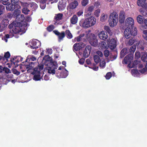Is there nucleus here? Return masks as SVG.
<instances>
[{
  "label": "nucleus",
  "instance_id": "1",
  "mask_svg": "<svg viewBox=\"0 0 147 147\" xmlns=\"http://www.w3.org/2000/svg\"><path fill=\"white\" fill-rule=\"evenodd\" d=\"M28 24L26 23L24 24V26H22V24L20 22H14L9 26V28H12V29L10 31L9 34H6L5 33L1 34L0 36L3 40H4L6 42L7 41V38L12 37L15 36L16 38H18V36H16V34H19L21 32L23 33L25 32L26 28V26H28Z\"/></svg>",
  "mask_w": 147,
  "mask_h": 147
},
{
  "label": "nucleus",
  "instance_id": "2",
  "mask_svg": "<svg viewBox=\"0 0 147 147\" xmlns=\"http://www.w3.org/2000/svg\"><path fill=\"white\" fill-rule=\"evenodd\" d=\"M43 61L45 65L46 66L45 69L48 73L53 75L55 74V70L57 67V63L53 61L52 58L48 55H46L43 58Z\"/></svg>",
  "mask_w": 147,
  "mask_h": 147
},
{
  "label": "nucleus",
  "instance_id": "3",
  "mask_svg": "<svg viewBox=\"0 0 147 147\" xmlns=\"http://www.w3.org/2000/svg\"><path fill=\"white\" fill-rule=\"evenodd\" d=\"M96 23V19L91 16L84 20H81L80 22V25L84 28H89L94 25Z\"/></svg>",
  "mask_w": 147,
  "mask_h": 147
},
{
  "label": "nucleus",
  "instance_id": "4",
  "mask_svg": "<svg viewBox=\"0 0 147 147\" xmlns=\"http://www.w3.org/2000/svg\"><path fill=\"white\" fill-rule=\"evenodd\" d=\"M43 66L42 65H39L37 67H35L32 74L34 76L33 80L35 81L40 80L42 78L43 74L42 73V71L43 69Z\"/></svg>",
  "mask_w": 147,
  "mask_h": 147
},
{
  "label": "nucleus",
  "instance_id": "5",
  "mask_svg": "<svg viewBox=\"0 0 147 147\" xmlns=\"http://www.w3.org/2000/svg\"><path fill=\"white\" fill-rule=\"evenodd\" d=\"M86 38L88 39L89 43L92 46L96 47L98 45V40L96 36L90 32H86Z\"/></svg>",
  "mask_w": 147,
  "mask_h": 147
},
{
  "label": "nucleus",
  "instance_id": "6",
  "mask_svg": "<svg viewBox=\"0 0 147 147\" xmlns=\"http://www.w3.org/2000/svg\"><path fill=\"white\" fill-rule=\"evenodd\" d=\"M109 25L113 27L116 25L118 22V16L115 13L111 14L109 20Z\"/></svg>",
  "mask_w": 147,
  "mask_h": 147
},
{
  "label": "nucleus",
  "instance_id": "7",
  "mask_svg": "<svg viewBox=\"0 0 147 147\" xmlns=\"http://www.w3.org/2000/svg\"><path fill=\"white\" fill-rule=\"evenodd\" d=\"M133 56L132 54H129L124 58V61L125 64H128V66L131 68L136 66V65L132 62Z\"/></svg>",
  "mask_w": 147,
  "mask_h": 147
},
{
  "label": "nucleus",
  "instance_id": "8",
  "mask_svg": "<svg viewBox=\"0 0 147 147\" xmlns=\"http://www.w3.org/2000/svg\"><path fill=\"white\" fill-rule=\"evenodd\" d=\"M130 28L127 27L125 29L124 34L126 38H130L131 35L134 36H135L137 34V31L136 28H135L134 31L133 30V32H131V29Z\"/></svg>",
  "mask_w": 147,
  "mask_h": 147
},
{
  "label": "nucleus",
  "instance_id": "9",
  "mask_svg": "<svg viewBox=\"0 0 147 147\" xmlns=\"http://www.w3.org/2000/svg\"><path fill=\"white\" fill-rule=\"evenodd\" d=\"M30 47L32 49H36L39 47L40 45V42L36 39H33L30 41L29 43Z\"/></svg>",
  "mask_w": 147,
  "mask_h": 147
},
{
  "label": "nucleus",
  "instance_id": "10",
  "mask_svg": "<svg viewBox=\"0 0 147 147\" xmlns=\"http://www.w3.org/2000/svg\"><path fill=\"white\" fill-rule=\"evenodd\" d=\"M116 38H109L107 40V42L109 47L111 49H113L115 47L116 45Z\"/></svg>",
  "mask_w": 147,
  "mask_h": 147
},
{
  "label": "nucleus",
  "instance_id": "11",
  "mask_svg": "<svg viewBox=\"0 0 147 147\" xmlns=\"http://www.w3.org/2000/svg\"><path fill=\"white\" fill-rule=\"evenodd\" d=\"M125 23V26L127 27L132 28L134 25V21L132 18L128 17L126 19Z\"/></svg>",
  "mask_w": 147,
  "mask_h": 147
},
{
  "label": "nucleus",
  "instance_id": "12",
  "mask_svg": "<svg viewBox=\"0 0 147 147\" xmlns=\"http://www.w3.org/2000/svg\"><path fill=\"white\" fill-rule=\"evenodd\" d=\"M79 3L76 0L72 1L70 3L67 7L68 9L72 10L75 9L78 6Z\"/></svg>",
  "mask_w": 147,
  "mask_h": 147
},
{
  "label": "nucleus",
  "instance_id": "13",
  "mask_svg": "<svg viewBox=\"0 0 147 147\" xmlns=\"http://www.w3.org/2000/svg\"><path fill=\"white\" fill-rule=\"evenodd\" d=\"M68 75V72L65 69H63L60 74L58 71L56 73V76L59 78H65Z\"/></svg>",
  "mask_w": 147,
  "mask_h": 147
},
{
  "label": "nucleus",
  "instance_id": "14",
  "mask_svg": "<svg viewBox=\"0 0 147 147\" xmlns=\"http://www.w3.org/2000/svg\"><path fill=\"white\" fill-rule=\"evenodd\" d=\"M94 6L93 5H89L86 8L85 13L86 16H89L91 14L92 12L94 9Z\"/></svg>",
  "mask_w": 147,
  "mask_h": 147
},
{
  "label": "nucleus",
  "instance_id": "15",
  "mask_svg": "<svg viewBox=\"0 0 147 147\" xmlns=\"http://www.w3.org/2000/svg\"><path fill=\"white\" fill-rule=\"evenodd\" d=\"M98 36L100 39L105 40L107 38L108 34L106 31L102 30L100 31L98 33Z\"/></svg>",
  "mask_w": 147,
  "mask_h": 147
},
{
  "label": "nucleus",
  "instance_id": "16",
  "mask_svg": "<svg viewBox=\"0 0 147 147\" xmlns=\"http://www.w3.org/2000/svg\"><path fill=\"white\" fill-rule=\"evenodd\" d=\"M91 47L90 46H86L83 53V56L84 57H88L91 51Z\"/></svg>",
  "mask_w": 147,
  "mask_h": 147
},
{
  "label": "nucleus",
  "instance_id": "17",
  "mask_svg": "<svg viewBox=\"0 0 147 147\" xmlns=\"http://www.w3.org/2000/svg\"><path fill=\"white\" fill-rule=\"evenodd\" d=\"M137 3L138 6L147 9V0H138Z\"/></svg>",
  "mask_w": 147,
  "mask_h": 147
},
{
  "label": "nucleus",
  "instance_id": "18",
  "mask_svg": "<svg viewBox=\"0 0 147 147\" xmlns=\"http://www.w3.org/2000/svg\"><path fill=\"white\" fill-rule=\"evenodd\" d=\"M23 58L19 56L15 58H13L11 60L12 63H13L15 66H18L17 63L20 61H23Z\"/></svg>",
  "mask_w": 147,
  "mask_h": 147
},
{
  "label": "nucleus",
  "instance_id": "19",
  "mask_svg": "<svg viewBox=\"0 0 147 147\" xmlns=\"http://www.w3.org/2000/svg\"><path fill=\"white\" fill-rule=\"evenodd\" d=\"M53 32L55 34L58 35L59 42L62 40L65 36V33L64 32L60 33L56 30H54Z\"/></svg>",
  "mask_w": 147,
  "mask_h": 147
},
{
  "label": "nucleus",
  "instance_id": "20",
  "mask_svg": "<svg viewBox=\"0 0 147 147\" xmlns=\"http://www.w3.org/2000/svg\"><path fill=\"white\" fill-rule=\"evenodd\" d=\"M125 17V13L123 11H121L120 13L119 17V21L120 23H122L124 22Z\"/></svg>",
  "mask_w": 147,
  "mask_h": 147
},
{
  "label": "nucleus",
  "instance_id": "21",
  "mask_svg": "<svg viewBox=\"0 0 147 147\" xmlns=\"http://www.w3.org/2000/svg\"><path fill=\"white\" fill-rule=\"evenodd\" d=\"M107 44L106 43L105 41H102L99 43V45L100 47H101L102 48L104 49H107L109 47V44L107 42Z\"/></svg>",
  "mask_w": 147,
  "mask_h": 147
},
{
  "label": "nucleus",
  "instance_id": "22",
  "mask_svg": "<svg viewBox=\"0 0 147 147\" xmlns=\"http://www.w3.org/2000/svg\"><path fill=\"white\" fill-rule=\"evenodd\" d=\"M58 8L59 10H62L64 9L65 7V3L63 2V1H60L58 4Z\"/></svg>",
  "mask_w": 147,
  "mask_h": 147
},
{
  "label": "nucleus",
  "instance_id": "23",
  "mask_svg": "<svg viewBox=\"0 0 147 147\" xmlns=\"http://www.w3.org/2000/svg\"><path fill=\"white\" fill-rule=\"evenodd\" d=\"M71 23L73 24H76L78 22V18L76 15H74L70 20Z\"/></svg>",
  "mask_w": 147,
  "mask_h": 147
},
{
  "label": "nucleus",
  "instance_id": "24",
  "mask_svg": "<svg viewBox=\"0 0 147 147\" xmlns=\"http://www.w3.org/2000/svg\"><path fill=\"white\" fill-rule=\"evenodd\" d=\"M16 6V5L15 4L13 5L12 4H9L7 5L6 8L7 10L12 11L15 9Z\"/></svg>",
  "mask_w": 147,
  "mask_h": 147
},
{
  "label": "nucleus",
  "instance_id": "25",
  "mask_svg": "<svg viewBox=\"0 0 147 147\" xmlns=\"http://www.w3.org/2000/svg\"><path fill=\"white\" fill-rule=\"evenodd\" d=\"M34 63L31 62L30 63H29V64L25 65L24 66L22 65L21 66H20V67L21 68V67H25L27 69H28L29 70L31 69L34 66Z\"/></svg>",
  "mask_w": 147,
  "mask_h": 147
},
{
  "label": "nucleus",
  "instance_id": "26",
  "mask_svg": "<svg viewBox=\"0 0 147 147\" xmlns=\"http://www.w3.org/2000/svg\"><path fill=\"white\" fill-rule=\"evenodd\" d=\"M5 21L6 24H4V25H3V24H0V32L2 31L4 29L5 26L8 24V21L7 19H4L3 22Z\"/></svg>",
  "mask_w": 147,
  "mask_h": 147
},
{
  "label": "nucleus",
  "instance_id": "27",
  "mask_svg": "<svg viewBox=\"0 0 147 147\" xmlns=\"http://www.w3.org/2000/svg\"><path fill=\"white\" fill-rule=\"evenodd\" d=\"M108 18V15L107 14L102 13L100 16V21L102 22H105L107 20Z\"/></svg>",
  "mask_w": 147,
  "mask_h": 147
},
{
  "label": "nucleus",
  "instance_id": "28",
  "mask_svg": "<svg viewBox=\"0 0 147 147\" xmlns=\"http://www.w3.org/2000/svg\"><path fill=\"white\" fill-rule=\"evenodd\" d=\"M136 19L137 22L139 24H141L143 23L144 18L142 16L139 15L137 16Z\"/></svg>",
  "mask_w": 147,
  "mask_h": 147
},
{
  "label": "nucleus",
  "instance_id": "29",
  "mask_svg": "<svg viewBox=\"0 0 147 147\" xmlns=\"http://www.w3.org/2000/svg\"><path fill=\"white\" fill-rule=\"evenodd\" d=\"M21 13V11L19 9H16L14 11V14L15 16H16V19L18 20V17L20 16Z\"/></svg>",
  "mask_w": 147,
  "mask_h": 147
},
{
  "label": "nucleus",
  "instance_id": "30",
  "mask_svg": "<svg viewBox=\"0 0 147 147\" xmlns=\"http://www.w3.org/2000/svg\"><path fill=\"white\" fill-rule=\"evenodd\" d=\"M30 59L32 61H34L36 60V58L33 56L28 55L26 59V62L30 61Z\"/></svg>",
  "mask_w": 147,
  "mask_h": 147
},
{
  "label": "nucleus",
  "instance_id": "31",
  "mask_svg": "<svg viewBox=\"0 0 147 147\" xmlns=\"http://www.w3.org/2000/svg\"><path fill=\"white\" fill-rule=\"evenodd\" d=\"M131 74L134 77H137L139 76V73L137 70H132L131 71Z\"/></svg>",
  "mask_w": 147,
  "mask_h": 147
},
{
  "label": "nucleus",
  "instance_id": "32",
  "mask_svg": "<svg viewBox=\"0 0 147 147\" xmlns=\"http://www.w3.org/2000/svg\"><path fill=\"white\" fill-rule=\"evenodd\" d=\"M63 14L61 13H58L56 15L55 17V19L56 21L62 19Z\"/></svg>",
  "mask_w": 147,
  "mask_h": 147
},
{
  "label": "nucleus",
  "instance_id": "33",
  "mask_svg": "<svg viewBox=\"0 0 147 147\" xmlns=\"http://www.w3.org/2000/svg\"><path fill=\"white\" fill-rule=\"evenodd\" d=\"M127 50L126 48H124L122 49L120 53L121 57H123L124 55L127 54Z\"/></svg>",
  "mask_w": 147,
  "mask_h": 147
},
{
  "label": "nucleus",
  "instance_id": "34",
  "mask_svg": "<svg viewBox=\"0 0 147 147\" xmlns=\"http://www.w3.org/2000/svg\"><path fill=\"white\" fill-rule=\"evenodd\" d=\"M136 48V46L134 45L132 46L129 49V52L130 53V54H132L135 51Z\"/></svg>",
  "mask_w": 147,
  "mask_h": 147
},
{
  "label": "nucleus",
  "instance_id": "35",
  "mask_svg": "<svg viewBox=\"0 0 147 147\" xmlns=\"http://www.w3.org/2000/svg\"><path fill=\"white\" fill-rule=\"evenodd\" d=\"M79 43H76L73 46V50L75 51H77L80 50Z\"/></svg>",
  "mask_w": 147,
  "mask_h": 147
},
{
  "label": "nucleus",
  "instance_id": "36",
  "mask_svg": "<svg viewBox=\"0 0 147 147\" xmlns=\"http://www.w3.org/2000/svg\"><path fill=\"white\" fill-rule=\"evenodd\" d=\"M85 35V34L84 33H83L80 34L79 36L75 38L74 39V40L75 41H81L82 39V38L84 37Z\"/></svg>",
  "mask_w": 147,
  "mask_h": 147
},
{
  "label": "nucleus",
  "instance_id": "37",
  "mask_svg": "<svg viewBox=\"0 0 147 147\" xmlns=\"http://www.w3.org/2000/svg\"><path fill=\"white\" fill-rule=\"evenodd\" d=\"M141 59L143 61H145L147 57V54L145 52L142 53Z\"/></svg>",
  "mask_w": 147,
  "mask_h": 147
},
{
  "label": "nucleus",
  "instance_id": "38",
  "mask_svg": "<svg viewBox=\"0 0 147 147\" xmlns=\"http://www.w3.org/2000/svg\"><path fill=\"white\" fill-rule=\"evenodd\" d=\"M65 33L68 38L71 39L72 38L73 36L69 30H66Z\"/></svg>",
  "mask_w": 147,
  "mask_h": 147
},
{
  "label": "nucleus",
  "instance_id": "39",
  "mask_svg": "<svg viewBox=\"0 0 147 147\" xmlns=\"http://www.w3.org/2000/svg\"><path fill=\"white\" fill-rule=\"evenodd\" d=\"M106 62L105 60H102L101 61L100 63V67L102 69L104 68L105 66Z\"/></svg>",
  "mask_w": 147,
  "mask_h": 147
},
{
  "label": "nucleus",
  "instance_id": "40",
  "mask_svg": "<svg viewBox=\"0 0 147 147\" xmlns=\"http://www.w3.org/2000/svg\"><path fill=\"white\" fill-rule=\"evenodd\" d=\"M24 15H20V16L18 17V20H16V21H18V22H22L24 19Z\"/></svg>",
  "mask_w": 147,
  "mask_h": 147
},
{
  "label": "nucleus",
  "instance_id": "41",
  "mask_svg": "<svg viewBox=\"0 0 147 147\" xmlns=\"http://www.w3.org/2000/svg\"><path fill=\"white\" fill-rule=\"evenodd\" d=\"M94 59L95 62L96 63H98L100 61V59L98 56L96 55L94 56Z\"/></svg>",
  "mask_w": 147,
  "mask_h": 147
},
{
  "label": "nucleus",
  "instance_id": "42",
  "mask_svg": "<svg viewBox=\"0 0 147 147\" xmlns=\"http://www.w3.org/2000/svg\"><path fill=\"white\" fill-rule=\"evenodd\" d=\"M29 11V10L26 7H24L22 10V13L25 14H28V12Z\"/></svg>",
  "mask_w": 147,
  "mask_h": 147
},
{
  "label": "nucleus",
  "instance_id": "43",
  "mask_svg": "<svg viewBox=\"0 0 147 147\" xmlns=\"http://www.w3.org/2000/svg\"><path fill=\"white\" fill-rule=\"evenodd\" d=\"M5 10V7L2 5H0V15L4 12Z\"/></svg>",
  "mask_w": 147,
  "mask_h": 147
},
{
  "label": "nucleus",
  "instance_id": "44",
  "mask_svg": "<svg viewBox=\"0 0 147 147\" xmlns=\"http://www.w3.org/2000/svg\"><path fill=\"white\" fill-rule=\"evenodd\" d=\"M100 12V10L98 9L96 10L94 13V15L96 17H98Z\"/></svg>",
  "mask_w": 147,
  "mask_h": 147
},
{
  "label": "nucleus",
  "instance_id": "45",
  "mask_svg": "<svg viewBox=\"0 0 147 147\" xmlns=\"http://www.w3.org/2000/svg\"><path fill=\"white\" fill-rule=\"evenodd\" d=\"M112 76V74L111 72L107 73L105 76V78L107 80L109 79Z\"/></svg>",
  "mask_w": 147,
  "mask_h": 147
},
{
  "label": "nucleus",
  "instance_id": "46",
  "mask_svg": "<svg viewBox=\"0 0 147 147\" xmlns=\"http://www.w3.org/2000/svg\"><path fill=\"white\" fill-rule=\"evenodd\" d=\"M143 36L144 39L147 40V30L143 31Z\"/></svg>",
  "mask_w": 147,
  "mask_h": 147
},
{
  "label": "nucleus",
  "instance_id": "47",
  "mask_svg": "<svg viewBox=\"0 0 147 147\" xmlns=\"http://www.w3.org/2000/svg\"><path fill=\"white\" fill-rule=\"evenodd\" d=\"M88 0H82V1L81 3L83 6H85L88 4Z\"/></svg>",
  "mask_w": 147,
  "mask_h": 147
},
{
  "label": "nucleus",
  "instance_id": "48",
  "mask_svg": "<svg viewBox=\"0 0 147 147\" xmlns=\"http://www.w3.org/2000/svg\"><path fill=\"white\" fill-rule=\"evenodd\" d=\"M140 56V52L138 51H137L135 53V58L136 59L139 58Z\"/></svg>",
  "mask_w": 147,
  "mask_h": 147
},
{
  "label": "nucleus",
  "instance_id": "49",
  "mask_svg": "<svg viewBox=\"0 0 147 147\" xmlns=\"http://www.w3.org/2000/svg\"><path fill=\"white\" fill-rule=\"evenodd\" d=\"M140 71L142 74H146L147 73V69L146 68H143V69L140 70Z\"/></svg>",
  "mask_w": 147,
  "mask_h": 147
},
{
  "label": "nucleus",
  "instance_id": "50",
  "mask_svg": "<svg viewBox=\"0 0 147 147\" xmlns=\"http://www.w3.org/2000/svg\"><path fill=\"white\" fill-rule=\"evenodd\" d=\"M52 50L51 49V48H47L46 49V53L47 54H51L52 53Z\"/></svg>",
  "mask_w": 147,
  "mask_h": 147
},
{
  "label": "nucleus",
  "instance_id": "51",
  "mask_svg": "<svg viewBox=\"0 0 147 147\" xmlns=\"http://www.w3.org/2000/svg\"><path fill=\"white\" fill-rule=\"evenodd\" d=\"M94 6L96 8H100V4L98 2H95Z\"/></svg>",
  "mask_w": 147,
  "mask_h": 147
},
{
  "label": "nucleus",
  "instance_id": "52",
  "mask_svg": "<svg viewBox=\"0 0 147 147\" xmlns=\"http://www.w3.org/2000/svg\"><path fill=\"white\" fill-rule=\"evenodd\" d=\"M3 70L7 74L10 73L9 69L7 67H4L3 69Z\"/></svg>",
  "mask_w": 147,
  "mask_h": 147
},
{
  "label": "nucleus",
  "instance_id": "53",
  "mask_svg": "<svg viewBox=\"0 0 147 147\" xmlns=\"http://www.w3.org/2000/svg\"><path fill=\"white\" fill-rule=\"evenodd\" d=\"M54 28V27L53 25H50L47 28V30L49 31H51L53 30Z\"/></svg>",
  "mask_w": 147,
  "mask_h": 147
},
{
  "label": "nucleus",
  "instance_id": "54",
  "mask_svg": "<svg viewBox=\"0 0 147 147\" xmlns=\"http://www.w3.org/2000/svg\"><path fill=\"white\" fill-rule=\"evenodd\" d=\"M83 13V11L82 10H81L79 11L77 13V15L78 16H80L81 15H82Z\"/></svg>",
  "mask_w": 147,
  "mask_h": 147
},
{
  "label": "nucleus",
  "instance_id": "55",
  "mask_svg": "<svg viewBox=\"0 0 147 147\" xmlns=\"http://www.w3.org/2000/svg\"><path fill=\"white\" fill-rule=\"evenodd\" d=\"M13 72L14 74H16V75H18L20 74V72L15 69H13Z\"/></svg>",
  "mask_w": 147,
  "mask_h": 147
},
{
  "label": "nucleus",
  "instance_id": "56",
  "mask_svg": "<svg viewBox=\"0 0 147 147\" xmlns=\"http://www.w3.org/2000/svg\"><path fill=\"white\" fill-rule=\"evenodd\" d=\"M40 6L42 9H44L46 5L45 3H42L40 2Z\"/></svg>",
  "mask_w": 147,
  "mask_h": 147
},
{
  "label": "nucleus",
  "instance_id": "57",
  "mask_svg": "<svg viewBox=\"0 0 147 147\" xmlns=\"http://www.w3.org/2000/svg\"><path fill=\"white\" fill-rule=\"evenodd\" d=\"M104 55L105 57H107L109 55V51L107 50H105L104 51Z\"/></svg>",
  "mask_w": 147,
  "mask_h": 147
},
{
  "label": "nucleus",
  "instance_id": "58",
  "mask_svg": "<svg viewBox=\"0 0 147 147\" xmlns=\"http://www.w3.org/2000/svg\"><path fill=\"white\" fill-rule=\"evenodd\" d=\"M134 39L133 38H132L131 39H130L128 42V44L129 45H132L134 42Z\"/></svg>",
  "mask_w": 147,
  "mask_h": 147
},
{
  "label": "nucleus",
  "instance_id": "59",
  "mask_svg": "<svg viewBox=\"0 0 147 147\" xmlns=\"http://www.w3.org/2000/svg\"><path fill=\"white\" fill-rule=\"evenodd\" d=\"M4 56L5 57V58H9L10 56V55L9 52H7L6 53H5Z\"/></svg>",
  "mask_w": 147,
  "mask_h": 147
},
{
  "label": "nucleus",
  "instance_id": "60",
  "mask_svg": "<svg viewBox=\"0 0 147 147\" xmlns=\"http://www.w3.org/2000/svg\"><path fill=\"white\" fill-rule=\"evenodd\" d=\"M93 67H89L92 69L94 71H96L98 70V67L96 66L95 64H93Z\"/></svg>",
  "mask_w": 147,
  "mask_h": 147
},
{
  "label": "nucleus",
  "instance_id": "61",
  "mask_svg": "<svg viewBox=\"0 0 147 147\" xmlns=\"http://www.w3.org/2000/svg\"><path fill=\"white\" fill-rule=\"evenodd\" d=\"M79 44L80 49L83 48L85 46V44L83 43H79Z\"/></svg>",
  "mask_w": 147,
  "mask_h": 147
},
{
  "label": "nucleus",
  "instance_id": "62",
  "mask_svg": "<svg viewBox=\"0 0 147 147\" xmlns=\"http://www.w3.org/2000/svg\"><path fill=\"white\" fill-rule=\"evenodd\" d=\"M85 60L84 59H81L79 61V63L80 64H83Z\"/></svg>",
  "mask_w": 147,
  "mask_h": 147
},
{
  "label": "nucleus",
  "instance_id": "63",
  "mask_svg": "<svg viewBox=\"0 0 147 147\" xmlns=\"http://www.w3.org/2000/svg\"><path fill=\"white\" fill-rule=\"evenodd\" d=\"M138 48L139 49H141V50H143L144 49V47L140 44H139L138 46Z\"/></svg>",
  "mask_w": 147,
  "mask_h": 147
},
{
  "label": "nucleus",
  "instance_id": "64",
  "mask_svg": "<svg viewBox=\"0 0 147 147\" xmlns=\"http://www.w3.org/2000/svg\"><path fill=\"white\" fill-rule=\"evenodd\" d=\"M26 20L27 22H30L31 20V18L30 17L27 16L26 18Z\"/></svg>",
  "mask_w": 147,
  "mask_h": 147
}]
</instances>
